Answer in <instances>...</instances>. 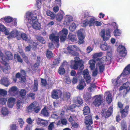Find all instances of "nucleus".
<instances>
[{
    "label": "nucleus",
    "instance_id": "obj_1",
    "mask_svg": "<svg viewBox=\"0 0 130 130\" xmlns=\"http://www.w3.org/2000/svg\"><path fill=\"white\" fill-rule=\"evenodd\" d=\"M102 53L100 52L94 54L93 56L94 60L97 62L96 67L97 68L99 67L101 72H102L104 70V65L106 63V61L107 62V64L110 63L111 59V54L110 52L107 53L106 57H104L100 59L99 57L102 56Z\"/></svg>",
    "mask_w": 130,
    "mask_h": 130
},
{
    "label": "nucleus",
    "instance_id": "obj_2",
    "mask_svg": "<svg viewBox=\"0 0 130 130\" xmlns=\"http://www.w3.org/2000/svg\"><path fill=\"white\" fill-rule=\"evenodd\" d=\"M26 18L28 20L27 26L29 30L30 27V25L32 26L33 28L36 30H40L41 28V25L38 22L36 17L31 12H28L26 14Z\"/></svg>",
    "mask_w": 130,
    "mask_h": 130
},
{
    "label": "nucleus",
    "instance_id": "obj_3",
    "mask_svg": "<svg viewBox=\"0 0 130 130\" xmlns=\"http://www.w3.org/2000/svg\"><path fill=\"white\" fill-rule=\"evenodd\" d=\"M13 56L11 53L9 51L5 53V56H4L3 53L0 51V61L4 65V68L3 69L1 66L0 65V68L3 70L4 72L6 73H9L8 70L10 69L9 65L6 62V61L8 60H12L13 58Z\"/></svg>",
    "mask_w": 130,
    "mask_h": 130
},
{
    "label": "nucleus",
    "instance_id": "obj_4",
    "mask_svg": "<svg viewBox=\"0 0 130 130\" xmlns=\"http://www.w3.org/2000/svg\"><path fill=\"white\" fill-rule=\"evenodd\" d=\"M74 61V63L73 65L72 64L71 65V68L74 70H77L79 66L76 75H80L81 74L82 71L84 68L83 65L84 61L82 59H80L78 57H75Z\"/></svg>",
    "mask_w": 130,
    "mask_h": 130
},
{
    "label": "nucleus",
    "instance_id": "obj_5",
    "mask_svg": "<svg viewBox=\"0 0 130 130\" xmlns=\"http://www.w3.org/2000/svg\"><path fill=\"white\" fill-rule=\"evenodd\" d=\"M1 20L3 22L5 21L6 23H10V25L11 27L13 26H16L17 25V19H13L10 16L2 18Z\"/></svg>",
    "mask_w": 130,
    "mask_h": 130
},
{
    "label": "nucleus",
    "instance_id": "obj_6",
    "mask_svg": "<svg viewBox=\"0 0 130 130\" xmlns=\"http://www.w3.org/2000/svg\"><path fill=\"white\" fill-rule=\"evenodd\" d=\"M41 108V107L36 102H33L31 103L27 108L28 111H34L36 113L38 112L40 110Z\"/></svg>",
    "mask_w": 130,
    "mask_h": 130
},
{
    "label": "nucleus",
    "instance_id": "obj_7",
    "mask_svg": "<svg viewBox=\"0 0 130 130\" xmlns=\"http://www.w3.org/2000/svg\"><path fill=\"white\" fill-rule=\"evenodd\" d=\"M19 36L17 37L18 40H20L21 38L25 41H27L29 43H30L32 42V40L30 37L24 33H21L20 32Z\"/></svg>",
    "mask_w": 130,
    "mask_h": 130
},
{
    "label": "nucleus",
    "instance_id": "obj_8",
    "mask_svg": "<svg viewBox=\"0 0 130 130\" xmlns=\"http://www.w3.org/2000/svg\"><path fill=\"white\" fill-rule=\"evenodd\" d=\"M62 92L59 90L54 89L51 92V94L52 98L54 99H57L60 98Z\"/></svg>",
    "mask_w": 130,
    "mask_h": 130
},
{
    "label": "nucleus",
    "instance_id": "obj_9",
    "mask_svg": "<svg viewBox=\"0 0 130 130\" xmlns=\"http://www.w3.org/2000/svg\"><path fill=\"white\" fill-rule=\"evenodd\" d=\"M84 30L83 29H80L78 30L77 32V35L79 39V44H82L84 42L85 36L84 35Z\"/></svg>",
    "mask_w": 130,
    "mask_h": 130
},
{
    "label": "nucleus",
    "instance_id": "obj_10",
    "mask_svg": "<svg viewBox=\"0 0 130 130\" xmlns=\"http://www.w3.org/2000/svg\"><path fill=\"white\" fill-rule=\"evenodd\" d=\"M112 111L113 109L111 107L107 109H103L101 112L102 115L105 118L109 117L111 114Z\"/></svg>",
    "mask_w": 130,
    "mask_h": 130
},
{
    "label": "nucleus",
    "instance_id": "obj_11",
    "mask_svg": "<svg viewBox=\"0 0 130 130\" xmlns=\"http://www.w3.org/2000/svg\"><path fill=\"white\" fill-rule=\"evenodd\" d=\"M102 102V97L100 95H97L94 97V100L93 104L95 106H99L100 105Z\"/></svg>",
    "mask_w": 130,
    "mask_h": 130
},
{
    "label": "nucleus",
    "instance_id": "obj_12",
    "mask_svg": "<svg viewBox=\"0 0 130 130\" xmlns=\"http://www.w3.org/2000/svg\"><path fill=\"white\" fill-rule=\"evenodd\" d=\"M85 124L89 126L87 127L88 129H90L91 128V127L89 126L90 125L92 124L93 123L91 115H88L85 118Z\"/></svg>",
    "mask_w": 130,
    "mask_h": 130
},
{
    "label": "nucleus",
    "instance_id": "obj_13",
    "mask_svg": "<svg viewBox=\"0 0 130 130\" xmlns=\"http://www.w3.org/2000/svg\"><path fill=\"white\" fill-rule=\"evenodd\" d=\"M126 49L125 47L122 45H120L117 48V51L120 55L123 57H125L126 55Z\"/></svg>",
    "mask_w": 130,
    "mask_h": 130
},
{
    "label": "nucleus",
    "instance_id": "obj_14",
    "mask_svg": "<svg viewBox=\"0 0 130 130\" xmlns=\"http://www.w3.org/2000/svg\"><path fill=\"white\" fill-rule=\"evenodd\" d=\"M83 74L87 83H90L91 82V78L88 70L87 69L84 70L83 72Z\"/></svg>",
    "mask_w": 130,
    "mask_h": 130
},
{
    "label": "nucleus",
    "instance_id": "obj_15",
    "mask_svg": "<svg viewBox=\"0 0 130 130\" xmlns=\"http://www.w3.org/2000/svg\"><path fill=\"white\" fill-rule=\"evenodd\" d=\"M65 111L64 110H62L60 114V117L61 121H59L57 123V125H60L61 123L63 125L65 124Z\"/></svg>",
    "mask_w": 130,
    "mask_h": 130
},
{
    "label": "nucleus",
    "instance_id": "obj_16",
    "mask_svg": "<svg viewBox=\"0 0 130 130\" xmlns=\"http://www.w3.org/2000/svg\"><path fill=\"white\" fill-rule=\"evenodd\" d=\"M20 32H19L16 29H14L10 33L9 36L8 37V39L11 38L16 37L18 39L17 37L19 36Z\"/></svg>",
    "mask_w": 130,
    "mask_h": 130
},
{
    "label": "nucleus",
    "instance_id": "obj_17",
    "mask_svg": "<svg viewBox=\"0 0 130 130\" xmlns=\"http://www.w3.org/2000/svg\"><path fill=\"white\" fill-rule=\"evenodd\" d=\"M20 95L22 97V102L23 103H27L28 102L27 99L25 100L24 96L26 94V91L24 89H21L19 92Z\"/></svg>",
    "mask_w": 130,
    "mask_h": 130
},
{
    "label": "nucleus",
    "instance_id": "obj_18",
    "mask_svg": "<svg viewBox=\"0 0 130 130\" xmlns=\"http://www.w3.org/2000/svg\"><path fill=\"white\" fill-rule=\"evenodd\" d=\"M37 123L43 126H45L48 125V121L38 118L36 120Z\"/></svg>",
    "mask_w": 130,
    "mask_h": 130
},
{
    "label": "nucleus",
    "instance_id": "obj_19",
    "mask_svg": "<svg viewBox=\"0 0 130 130\" xmlns=\"http://www.w3.org/2000/svg\"><path fill=\"white\" fill-rule=\"evenodd\" d=\"M15 99L13 98H9L8 100L7 105L10 108H12L15 104Z\"/></svg>",
    "mask_w": 130,
    "mask_h": 130
},
{
    "label": "nucleus",
    "instance_id": "obj_20",
    "mask_svg": "<svg viewBox=\"0 0 130 130\" xmlns=\"http://www.w3.org/2000/svg\"><path fill=\"white\" fill-rule=\"evenodd\" d=\"M50 39L53 42L58 43L59 42V37L58 36H55L54 34H52L50 36Z\"/></svg>",
    "mask_w": 130,
    "mask_h": 130
},
{
    "label": "nucleus",
    "instance_id": "obj_21",
    "mask_svg": "<svg viewBox=\"0 0 130 130\" xmlns=\"http://www.w3.org/2000/svg\"><path fill=\"white\" fill-rule=\"evenodd\" d=\"M130 73V64L128 65L124 69L120 76L126 75Z\"/></svg>",
    "mask_w": 130,
    "mask_h": 130
},
{
    "label": "nucleus",
    "instance_id": "obj_22",
    "mask_svg": "<svg viewBox=\"0 0 130 130\" xmlns=\"http://www.w3.org/2000/svg\"><path fill=\"white\" fill-rule=\"evenodd\" d=\"M18 89L16 86H13L10 88L8 91L9 95L11 96H14L15 93L17 92Z\"/></svg>",
    "mask_w": 130,
    "mask_h": 130
},
{
    "label": "nucleus",
    "instance_id": "obj_23",
    "mask_svg": "<svg viewBox=\"0 0 130 130\" xmlns=\"http://www.w3.org/2000/svg\"><path fill=\"white\" fill-rule=\"evenodd\" d=\"M111 95L110 92H106L105 94V97H106V100L108 103H110L112 101Z\"/></svg>",
    "mask_w": 130,
    "mask_h": 130
},
{
    "label": "nucleus",
    "instance_id": "obj_24",
    "mask_svg": "<svg viewBox=\"0 0 130 130\" xmlns=\"http://www.w3.org/2000/svg\"><path fill=\"white\" fill-rule=\"evenodd\" d=\"M112 24L113 25H115L116 27H115V28H117L113 32L114 36H120L121 33V30L117 28L118 27V26L116 25V23H113Z\"/></svg>",
    "mask_w": 130,
    "mask_h": 130
},
{
    "label": "nucleus",
    "instance_id": "obj_25",
    "mask_svg": "<svg viewBox=\"0 0 130 130\" xmlns=\"http://www.w3.org/2000/svg\"><path fill=\"white\" fill-rule=\"evenodd\" d=\"M67 50L69 53H71L74 50H79V49L76 46L74 45L69 46L67 47Z\"/></svg>",
    "mask_w": 130,
    "mask_h": 130
},
{
    "label": "nucleus",
    "instance_id": "obj_26",
    "mask_svg": "<svg viewBox=\"0 0 130 130\" xmlns=\"http://www.w3.org/2000/svg\"><path fill=\"white\" fill-rule=\"evenodd\" d=\"M86 85L84 81L83 80H82L80 81L79 84L77 87V88L79 90H82L84 89Z\"/></svg>",
    "mask_w": 130,
    "mask_h": 130
},
{
    "label": "nucleus",
    "instance_id": "obj_27",
    "mask_svg": "<svg viewBox=\"0 0 130 130\" xmlns=\"http://www.w3.org/2000/svg\"><path fill=\"white\" fill-rule=\"evenodd\" d=\"M73 20V18L70 15H66V25L68 26L70 24L71 22Z\"/></svg>",
    "mask_w": 130,
    "mask_h": 130
},
{
    "label": "nucleus",
    "instance_id": "obj_28",
    "mask_svg": "<svg viewBox=\"0 0 130 130\" xmlns=\"http://www.w3.org/2000/svg\"><path fill=\"white\" fill-rule=\"evenodd\" d=\"M59 35L60 37L61 41H65V29L64 28L62 30L60 31Z\"/></svg>",
    "mask_w": 130,
    "mask_h": 130
},
{
    "label": "nucleus",
    "instance_id": "obj_29",
    "mask_svg": "<svg viewBox=\"0 0 130 130\" xmlns=\"http://www.w3.org/2000/svg\"><path fill=\"white\" fill-rule=\"evenodd\" d=\"M113 84L116 87H118L122 83V81H121L120 79V77H119L117 78L115 80L112 81Z\"/></svg>",
    "mask_w": 130,
    "mask_h": 130
},
{
    "label": "nucleus",
    "instance_id": "obj_30",
    "mask_svg": "<svg viewBox=\"0 0 130 130\" xmlns=\"http://www.w3.org/2000/svg\"><path fill=\"white\" fill-rule=\"evenodd\" d=\"M65 65V63L63 62L59 68L58 73L60 75L63 74L65 73V70L64 69Z\"/></svg>",
    "mask_w": 130,
    "mask_h": 130
},
{
    "label": "nucleus",
    "instance_id": "obj_31",
    "mask_svg": "<svg viewBox=\"0 0 130 130\" xmlns=\"http://www.w3.org/2000/svg\"><path fill=\"white\" fill-rule=\"evenodd\" d=\"M1 84L4 85L6 87H7L10 84L7 79L6 78H3L1 80Z\"/></svg>",
    "mask_w": 130,
    "mask_h": 130
},
{
    "label": "nucleus",
    "instance_id": "obj_32",
    "mask_svg": "<svg viewBox=\"0 0 130 130\" xmlns=\"http://www.w3.org/2000/svg\"><path fill=\"white\" fill-rule=\"evenodd\" d=\"M95 63H97V62L94 59H91L89 60V63L90 65V67L92 70H93L94 68Z\"/></svg>",
    "mask_w": 130,
    "mask_h": 130
},
{
    "label": "nucleus",
    "instance_id": "obj_33",
    "mask_svg": "<svg viewBox=\"0 0 130 130\" xmlns=\"http://www.w3.org/2000/svg\"><path fill=\"white\" fill-rule=\"evenodd\" d=\"M68 38L72 41H76L77 40V38L75 35L70 33L68 35Z\"/></svg>",
    "mask_w": 130,
    "mask_h": 130
},
{
    "label": "nucleus",
    "instance_id": "obj_34",
    "mask_svg": "<svg viewBox=\"0 0 130 130\" xmlns=\"http://www.w3.org/2000/svg\"><path fill=\"white\" fill-rule=\"evenodd\" d=\"M100 35L103 38L104 41H106L109 38L108 37L105 36V32L104 30H102L100 33Z\"/></svg>",
    "mask_w": 130,
    "mask_h": 130
},
{
    "label": "nucleus",
    "instance_id": "obj_35",
    "mask_svg": "<svg viewBox=\"0 0 130 130\" xmlns=\"http://www.w3.org/2000/svg\"><path fill=\"white\" fill-rule=\"evenodd\" d=\"M100 48L102 50L105 51L109 50L110 47L106 43H105L101 45Z\"/></svg>",
    "mask_w": 130,
    "mask_h": 130
},
{
    "label": "nucleus",
    "instance_id": "obj_36",
    "mask_svg": "<svg viewBox=\"0 0 130 130\" xmlns=\"http://www.w3.org/2000/svg\"><path fill=\"white\" fill-rule=\"evenodd\" d=\"M41 115L47 117L48 116V113L46 110V107H44L41 111Z\"/></svg>",
    "mask_w": 130,
    "mask_h": 130
},
{
    "label": "nucleus",
    "instance_id": "obj_37",
    "mask_svg": "<svg viewBox=\"0 0 130 130\" xmlns=\"http://www.w3.org/2000/svg\"><path fill=\"white\" fill-rule=\"evenodd\" d=\"M14 58L15 59L17 60L18 61L21 63H22L23 62V60L18 53H16L14 54Z\"/></svg>",
    "mask_w": 130,
    "mask_h": 130
},
{
    "label": "nucleus",
    "instance_id": "obj_38",
    "mask_svg": "<svg viewBox=\"0 0 130 130\" xmlns=\"http://www.w3.org/2000/svg\"><path fill=\"white\" fill-rule=\"evenodd\" d=\"M63 13L62 11L61 13H59L56 16V18L57 20L58 21H61L63 18Z\"/></svg>",
    "mask_w": 130,
    "mask_h": 130
},
{
    "label": "nucleus",
    "instance_id": "obj_39",
    "mask_svg": "<svg viewBox=\"0 0 130 130\" xmlns=\"http://www.w3.org/2000/svg\"><path fill=\"white\" fill-rule=\"evenodd\" d=\"M83 111L84 115H87L90 112V108L88 106H86L84 108Z\"/></svg>",
    "mask_w": 130,
    "mask_h": 130
},
{
    "label": "nucleus",
    "instance_id": "obj_40",
    "mask_svg": "<svg viewBox=\"0 0 130 130\" xmlns=\"http://www.w3.org/2000/svg\"><path fill=\"white\" fill-rule=\"evenodd\" d=\"M96 19L94 17L91 18L89 21V25L90 26L94 25Z\"/></svg>",
    "mask_w": 130,
    "mask_h": 130
},
{
    "label": "nucleus",
    "instance_id": "obj_41",
    "mask_svg": "<svg viewBox=\"0 0 130 130\" xmlns=\"http://www.w3.org/2000/svg\"><path fill=\"white\" fill-rule=\"evenodd\" d=\"M77 26V25L75 23H72L70 25L69 28L70 31H73L75 30Z\"/></svg>",
    "mask_w": 130,
    "mask_h": 130
},
{
    "label": "nucleus",
    "instance_id": "obj_42",
    "mask_svg": "<svg viewBox=\"0 0 130 130\" xmlns=\"http://www.w3.org/2000/svg\"><path fill=\"white\" fill-rule=\"evenodd\" d=\"M84 98L85 100L88 103L89 100L91 98V95L90 94L88 93H87L86 94L84 95Z\"/></svg>",
    "mask_w": 130,
    "mask_h": 130
},
{
    "label": "nucleus",
    "instance_id": "obj_43",
    "mask_svg": "<svg viewBox=\"0 0 130 130\" xmlns=\"http://www.w3.org/2000/svg\"><path fill=\"white\" fill-rule=\"evenodd\" d=\"M38 82L37 80H34V84L33 87V89L34 91H36L38 89Z\"/></svg>",
    "mask_w": 130,
    "mask_h": 130
},
{
    "label": "nucleus",
    "instance_id": "obj_44",
    "mask_svg": "<svg viewBox=\"0 0 130 130\" xmlns=\"http://www.w3.org/2000/svg\"><path fill=\"white\" fill-rule=\"evenodd\" d=\"M19 53H20L22 57L24 59L25 62L27 64H28L29 62L28 60V58L26 56L25 54L23 52H19Z\"/></svg>",
    "mask_w": 130,
    "mask_h": 130
},
{
    "label": "nucleus",
    "instance_id": "obj_45",
    "mask_svg": "<svg viewBox=\"0 0 130 130\" xmlns=\"http://www.w3.org/2000/svg\"><path fill=\"white\" fill-rule=\"evenodd\" d=\"M1 112L3 115H6L8 113V111L6 107H3L1 110Z\"/></svg>",
    "mask_w": 130,
    "mask_h": 130
},
{
    "label": "nucleus",
    "instance_id": "obj_46",
    "mask_svg": "<svg viewBox=\"0 0 130 130\" xmlns=\"http://www.w3.org/2000/svg\"><path fill=\"white\" fill-rule=\"evenodd\" d=\"M60 60L59 58H57L54 59L53 62V64L54 65L58 66V64L60 63Z\"/></svg>",
    "mask_w": 130,
    "mask_h": 130
},
{
    "label": "nucleus",
    "instance_id": "obj_47",
    "mask_svg": "<svg viewBox=\"0 0 130 130\" xmlns=\"http://www.w3.org/2000/svg\"><path fill=\"white\" fill-rule=\"evenodd\" d=\"M126 84H127V82L126 83L124 84L123 85V86L121 87L120 88V90H122L124 89H126V90L127 92H128L130 90V88L129 87H128L127 86H126L125 85Z\"/></svg>",
    "mask_w": 130,
    "mask_h": 130
},
{
    "label": "nucleus",
    "instance_id": "obj_48",
    "mask_svg": "<svg viewBox=\"0 0 130 130\" xmlns=\"http://www.w3.org/2000/svg\"><path fill=\"white\" fill-rule=\"evenodd\" d=\"M121 112L122 113V118H124L127 115L128 113V111L125 110V109L122 110L121 109Z\"/></svg>",
    "mask_w": 130,
    "mask_h": 130
},
{
    "label": "nucleus",
    "instance_id": "obj_49",
    "mask_svg": "<svg viewBox=\"0 0 130 130\" xmlns=\"http://www.w3.org/2000/svg\"><path fill=\"white\" fill-rule=\"evenodd\" d=\"M22 101H18L17 102V108L18 110L20 109L22 107Z\"/></svg>",
    "mask_w": 130,
    "mask_h": 130
},
{
    "label": "nucleus",
    "instance_id": "obj_50",
    "mask_svg": "<svg viewBox=\"0 0 130 130\" xmlns=\"http://www.w3.org/2000/svg\"><path fill=\"white\" fill-rule=\"evenodd\" d=\"M76 116L75 115H72L70 117L69 120L71 123L76 120Z\"/></svg>",
    "mask_w": 130,
    "mask_h": 130
},
{
    "label": "nucleus",
    "instance_id": "obj_51",
    "mask_svg": "<svg viewBox=\"0 0 130 130\" xmlns=\"http://www.w3.org/2000/svg\"><path fill=\"white\" fill-rule=\"evenodd\" d=\"M89 20L87 19L83 21L82 24V26L83 27H86L89 25Z\"/></svg>",
    "mask_w": 130,
    "mask_h": 130
},
{
    "label": "nucleus",
    "instance_id": "obj_52",
    "mask_svg": "<svg viewBox=\"0 0 130 130\" xmlns=\"http://www.w3.org/2000/svg\"><path fill=\"white\" fill-rule=\"evenodd\" d=\"M95 86L94 84H93L91 85L90 87L88 90L89 92H92L95 89Z\"/></svg>",
    "mask_w": 130,
    "mask_h": 130
},
{
    "label": "nucleus",
    "instance_id": "obj_53",
    "mask_svg": "<svg viewBox=\"0 0 130 130\" xmlns=\"http://www.w3.org/2000/svg\"><path fill=\"white\" fill-rule=\"evenodd\" d=\"M46 14L48 16L51 17L52 19L54 18L53 14L51 11L49 10H47L46 11Z\"/></svg>",
    "mask_w": 130,
    "mask_h": 130
},
{
    "label": "nucleus",
    "instance_id": "obj_54",
    "mask_svg": "<svg viewBox=\"0 0 130 130\" xmlns=\"http://www.w3.org/2000/svg\"><path fill=\"white\" fill-rule=\"evenodd\" d=\"M52 56V53L51 52L48 50L47 51L46 57L48 58H50Z\"/></svg>",
    "mask_w": 130,
    "mask_h": 130
},
{
    "label": "nucleus",
    "instance_id": "obj_55",
    "mask_svg": "<svg viewBox=\"0 0 130 130\" xmlns=\"http://www.w3.org/2000/svg\"><path fill=\"white\" fill-rule=\"evenodd\" d=\"M37 40L42 44H44L45 43V40L42 37L40 36L38 37L37 38Z\"/></svg>",
    "mask_w": 130,
    "mask_h": 130
},
{
    "label": "nucleus",
    "instance_id": "obj_56",
    "mask_svg": "<svg viewBox=\"0 0 130 130\" xmlns=\"http://www.w3.org/2000/svg\"><path fill=\"white\" fill-rule=\"evenodd\" d=\"M35 94L33 93H30L28 94L27 95V98L30 97L32 99H34L35 98Z\"/></svg>",
    "mask_w": 130,
    "mask_h": 130
},
{
    "label": "nucleus",
    "instance_id": "obj_57",
    "mask_svg": "<svg viewBox=\"0 0 130 130\" xmlns=\"http://www.w3.org/2000/svg\"><path fill=\"white\" fill-rule=\"evenodd\" d=\"M41 83L42 86H46L47 85V82L45 79H41Z\"/></svg>",
    "mask_w": 130,
    "mask_h": 130
},
{
    "label": "nucleus",
    "instance_id": "obj_58",
    "mask_svg": "<svg viewBox=\"0 0 130 130\" xmlns=\"http://www.w3.org/2000/svg\"><path fill=\"white\" fill-rule=\"evenodd\" d=\"M18 122H19L20 127L22 128L23 126V125L24 124V122L23 120L21 118H18Z\"/></svg>",
    "mask_w": 130,
    "mask_h": 130
},
{
    "label": "nucleus",
    "instance_id": "obj_59",
    "mask_svg": "<svg viewBox=\"0 0 130 130\" xmlns=\"http://www.w3.org/2000/svg\"><path fill=\"white\" fill-rule=\"evenodd\" d=\"M122 130H127V126L125 122H122L121 123Z\"/></svg>",
    "mask_w": 130,
    "mask_h": 130
},
{
    "label": "nucleus",
    "instance_id": "obj_60",
    "mask_svg": "<svg viewBox=\"0 0 130 130\" xmlns=\"http://www.w3.org/2000/svg\"><path fill=\"white\" fill-rule=\"evenodd\" d=\"M54 122H53L50 123L48 126V130H52L54 128Z\"/></svg>",
    "mask_w": 130,
    "mask_h": 130
},
{
    "label": "nucleus",
    "instance_id": "obj_61",
    "mask_svg": "<svg viewBox=\"0 0 130 130\" xmlns=\"http://www.w3.org/2000/svg\"><path fill=\"white\" fill-rule=\"evenodd\" d=\"M7 92L6 91L3 89H0V94L3 95H5L7 94Z\"/></svg>",
    "mask_w": 130,
    "mask_h": 130
},
{
    "label": "nucleus",
    "instance_id": "obj_62",
    "mask_svg": "<svg viewBox=\"0 0 130 130\" xmlns=\"http://www.w3.org/2000/svg\"><path fill=\"white\" fill-rule=\"evenodd\" d=\"M7 99L3 98L0 99V104H4L6 102Z\"/></svg>",
    "mask_w": 130,
    "mask_h": 130
},
{
    "label": "nucleus",
    "instance_id": "obj_63",
    "mask_svg": "<svg viewBox=\"0 0 130 130\" xmlns=\"http://www.w3.org/2000/svg\"><path fill=\"white\" fill-rule=\"evenodd\" d=\"M34 119H32L31 118H29L27 119L26 120V122L27 123L30 124H32V122L34 121Z\"/></svg>",
    "mask_w": 130,
    "mask_h": 130
},
{
    "label": "nucleus",
    "instance_id": "obj_64",
    "mask_svg": "<svg viewBox=\"0 0 130 130\" xmlns=\"http://www.w3.org/2000/svg\"><path fill=\"white\" fill-rule=\"evenodd\" d=\"M76 107V105L75 104H73L70 106L68 109V110H71L72 111H73L74 110V109Z\"/></svg>",
    "mask_w": 130,
    "mask_h": 130
}]
</instances>
